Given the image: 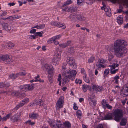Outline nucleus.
<instances>
[{
	"mask_svg": "<svg viewBox=\"0 0 128 128\" xmlns=\"http://www.w3.org/2000/svg\"><path fill=\"white\" fill-rule=\"evenodd\" d=\"M127 44V43L125 41L121 39L118 40L114 44V47L111 48L110 50L113 52L114 50V54L117 57H122L127 52V50L126 48Z\"/></svg>",
	"mask_w": 128,
	"mask_h": 128,
	"instance_id": "obj_1",
	"label": "nucleus"
},
{
	"mask_svg": "<svg viewBox=\"0 0 128 128\" xmlns=\"http://www.w3.org/2000/svg\"><path fill=\"white\" fill-rule=\"evenodd\" d=\"M66 65V64H64L62 66V74L65 76L63 79V82L64 84L68 82L69 80L72 77H74L77 73L76 70H71L67 68Z\"/></svg>",
	"mask_w": 128,
	"mask_h": 128,
	"instance_id": "obj_2",
	"label": "nucleus"
},
{
	"mask_svg": "<svg viewBox=\"0 0 128 128\" xmlns=\"http://www.w3.org/2000/svg\"><path fill=\"white\" fill-rule=\"evenodd\" d=\"M114 120L118 122H119L121 120L120 124L121 126H126L127 122V119L126 118H121L123 116V112L122 110L117 109L114 111Z\"/></svg>",
	"mask_w": 128,
	"mask_h": 128,
	"instance_id": "obj_3",
	"label": "nucleus"
},
{
	"mask_svg": "<svg viewBox=\"0 0 128 128\" xmlns=\"http://www.w3.org/2000/svg\"><path fill=\"white\" fill-rule=\"evenodd\" d=\"M48 122L52 128H64V125L59 120H57L56 124L55 121L53 120H50L48 121Z\"/></svg>",
	"mask_w": 128,
	"mask_h": 128,
	"instance_id": "obj_4",
	"label": "nucleus"
},
{
	"mask_svg": "<svg viewBox=\"0 0 128 128\" xmlns=\"http://www.w3.org/2000/svg\"><path fill=\"white\" fill-rule=\"evenodd\" d=\"M120 95L124 97H126L128 96V84H126L120 91Z\"/></svg>",
	"mask_w": 128,
	"mask_h": 128,
	"instance_id": "obj_5",
	"label": "nucleus"
},
{
	"mask_svg": "<svg viewBox=\"0 0 128 128\" xmlns=\"http://www.w3.org/2000/svg\"><path fill=\"white\" fill-rule=\"evenodd\" d=\"M21 113H18L12 116L10 118L11 120L13 122H17L20 120Z\"/></svg>",
	"mask_w": 128,
	"mask_h": 128,
	"instance_id": "obj_6",
	"label": "nucleus"
},
{
	"mask_svg": "<svg viewBox=\"0 0 128 128\" xmlns=\"http://www.w3.org/2000/svg\"><path fill=\"white\" fill-rule=\"evenodd\" d=\"M14 61L12 58L8 55H4L3 62L6 64H12Z\"/></svg>",
	"mask_w": 128,
	"mask_h": 128,
	"instance_id": "obj_7",
	"label": "nucleus"
},
{
	"mask_svg": "<svg viewBox=\"0 0 128 128\" xmlns=\"http://www.w3.org/2000/svg\"><path fill=\"white\" fill-rule=\"evenodd\" d=\"M106 62V60H104L102 58L99 60L96 64V66L98 68V69L99 70L101 67L103 68H105L104 64Z\"/></svg>",
	"mask_w": 128,
	"mask_h": 128,
	"instance_id": "obj_8",
	"label": "nucleus"
},
{
	"mask_svg": "<svg viewBox=\"0 0 128 128\" xmlns=\"http://www.w3.org/2000/svg\"><path fill=\"white\" fill-rule=\"evenodd\" d=\"M60 60V55L58 54L55 55L53 58L52 62L54 65L56 66L59 64Z\"/></svg>",
	"mask_w": 128,
	"mask_h": 128,
	"instance_id": "obj_9",
	"label": "nucleus"
},
{
	"mask_svg": "<svg viewBox=\"0 0 128 128\" xmlns=\"http://www.w3.org/2000/svg\"><path fill=\"white\" fill-rule=\"evenodd\" d=\"M64 100V98L62 96L60 97L56 104L57 109H59L60 108H62L63 107Z\"/></svg>",
	"mask_w": 128,
	"mask_h": 128,
	"instance_id": "obj_10",
	"label": "nucleus"
},
{
	"mask_svg": "<svg viewBox=\"0 0 128 128\" xmlns=\"http://www.w3.org/2000/svg\"><path fill=\"white\" fill-rule=\"evenodd\" d=\"M29 101V99L28 98H25L18 105L16 106L15 107V109L16 110H17L20 107L24 105L26 103L28 102Z\"/></svg>",
	"mask_w": 128,
	"mask_h": 128,
	"instance_id": "obj_11",
	"label": "nucleus"
},
{
	"mask_svg": "<svg viewBox=\"0 0 128 128\" xmlns=\"http://www.w3.org/2000/svg\"><path fill=\"white\" fill-rule=\"evenodd\" d=\"M63 10L65 12H70L71 13L76 12L77 10L76 8L72 7H67L63 9Z\"/></svg>",
	"mask_w": 128,
	"mask_h": 128,
	"instance_id": "obj_12",
	"label": "nucleus"
},
{
	"mask_svg": "<svg viewBox=\"0 0 128 128\" xmlns=\"http://www.w3.org/2000/svg\"><path fill=\"white\" fill-rule=\"evenodd\" d=\"M67 63L70 66H74L75 65V61L74 58L72 57L68 58L67 60Z\"/></svg>",
	"mask_w": 128,
	"mask_h": 128,
	"instance_id": "obj_13",
	"label": "nucleus"
},
{
	"mask_svg": "<svg viewBox=\"0 0 128 128\" xmlns=\"http://www.w3.org/2000/svg\"><path fill=\"white\" fill-rule=\"evenodd\" d=\"M3 28L8 32H10L11 30L12 25L10 24L6 23L2 24Z\"/></svg>",
	"mask_w": 128,
	"mask_h": 128,
	"instance_id": "obj_14",
	"label": "nucleus"
},
{
	"mask_svg": "<svg viewBox=\"0 0 128 128\" xmlns=\"http://www.w3.org/2000/svg\"><path fill=\"white\" fill-rule=\"evenodd\" d=\"M38 105L40 106H42L43 104V102L40 99H36L35 100L34 102L32 104L33 106V104Z\"/></svg>",
	"mask_w": 128,
	"mask_h": 128,
	"instance_id": "obj_15",
	"label": "nucleus"
},
{
	"mask_svg": "<svg viewBox=\"0 0 128 128\" xmlns=\"http://www.w3.org/2000/svg\"><path fill=\"white\" fill-rule=\"evenodd\" d=\"M113 115L112 113H109L106 114L104 117V119L106 120H110L113 119Z\"/></svg>",
	"mask_w": 128,
	"mask_h": 128,
	"instance_id": "obj_16",
	"label": "nucleus"
},
{
	"mask_svg": "<svg viewBox=\"0 0 128 128\" xmlns=\"http://www.w3.org/2000/svg\"><path fill=\"white\" fill-rule=\"evenodd\" d=\"M78 15L75 14H71L69 16V18L72 20H77L78 18Z\"/></svg>",
	"mask_w": 128,
	"mask_h": 128,
	"instance_id": "obj_17",
	"label": "nucleus"
},
{
	"mask_svg": "<svg viewBox=\"0 0 128 128\" xmlns=\"http://www.w3.org/2000/svg\"><path fill=\"white\" fill-rule=\"evenodd\" d=\"M34 85L32 84L26 85V91L28 90H32L34 88Z\"/></svg>",
	"mask_w": 128,
	"mask_h": 128,
	"instance_id": "obj_18",
	"label": "nucleus"
},
{
	"mask_svg": "<svg viewBox=\"0 0 128 128\" xmlns=\"http://www.w3.org/2000/svg\"><path fill=\"white\" fill-rule=\"evenodd\" d=\"M102 88L100 86L94 85L92 86V89L94 90L96 92H100L102 90Z\"/></svg>",
	"mask_w": 128,
	"mask_h": 128,
	"instance_id": "obj_19",
	"label": "nucleus"
},
{
	"mask_svg": "<svg viewBox=\"0 0 128 128\" xmlns=\"http://www.w3.org/2000/svg\"><path fill=\"white\" fill-rule=\"evenodd\" d=\"M38 116V114L34 113H32L29 115V118L32 119H36Z\"/></svg>",
	"mask_w": 128,
	"mask_h": 128,
	"instance_id": "obj_20",
	"label": "nucleus"
},
{
	"mask_svg": "<svg viewBox=\"0 0 128 128\" xmlns=\"http://www.w3.org/2000/svg\"><path fill=\"white\" fill-rule=\"evenodd\" d=\"M45 26V24H43L40 25L39 26H34L33 28H37L38 29H43Z\"/></svg>",
	"mask_w": 128,
	"mask_h": 128,
	"instance_id": "obj_21",
	"label": "nucleus"
},
{
	"mask_svg": "<svg viewBox=\"0 0 128 128\" xmlns=\"http://www.w3.org/2000/svg\"><path fill=\"white\" fill-rule=\"evenodd\" d=\"M82 88L84 92H86L87 89L91 88V87L89 86L83 85L82 86Z\"/></svg>",
	"mask_w": 128,
	"mask_h": 128,
	"instance_id": "obj_22",
	"label": "nucleus"
},
{
	"mask_svg": "<svg viewBox=\"0 0 128 128\" xmlns=\"http://www.w3.org/2000/svg\"><path fill=\"white\" fill-rule=\"evenodd\" d=\"M108 104L107 102L105 100H103L102 102V106L104 108H106V105Z\"/></svg>",
	"mask_w": 128,
	"mask_h": 128,
	"instance_id": "obj_23",
	"label": "nucleus"
},
{
	"mask_svg": "<svg viewBox=\"0 0 128 128\" xmlns=\"http://www.w3.org/2000/svg\"><path fill=\"white\" fill-rule=\"evenodd\" d=\"M120 78V77L117 76H116L114 78V80L112 81V82L115 81L114 83L116 84H118V80Z\"/></svg>",
	"mask_w": 128,
	"mask_h": 128,
	"instance_id": "obj_24",
	"label": "nucleus"
},
{
	"mask_svg": "<svg viewBox=\"0 0 128 128\" xmlns=\"http://www.w3.org/2000/svg\"><path fill=\"white\" fill-rule=\"evenodd\" d=\"M117 22L119 24H121L123 23L122 18L121 17V16H119L117 18Z\"/></svg>",
	"mask_w": 128,
	"mask_h": 128,
	"instance_id": "obj_25",
	"label": "nucleus"
},
{
	"mask_svg": "<svg viewBox=\"0 0 128 128\" xmlns=\"http://www.w3.org/2000/svg\"><path fill=\"white\" fill-rule=\"evenodd\" d=\"M76 115L78 118L80 119L81 118L82 116V113L81 111L80 110L77 111L76 113Z\"/></svg>",
	"mask_w": 128,
	"mask_h": 128,
	"instance_id": "obj_26",
	"label": "nucleus"
},
{
	"mask_svg": "<svg viewBox=\"0 0 128 128\" xmlns=\"http://www.w3.org/2000/svg\"><path fill=\"white\" fill-rule=\"evenodd\" d=\"M60 24V23L57 22L56 21L52 22H51V25L56 26L57 27L59 26V24Z\"/></svg>",
	"mask_w": 128,
	"mask_h": 128,
	"instance_id": "obj_27",
	"label": "nucleus"
},
{
	"mask_svg": "<svg viewBox=\"0 0 128 128\" xmlns=\"http://www.w3.org/2000/svg\"><path fill=\"white\" fill-rule=\"evenodd\" d=\"M14 46V45L13 43L10 42L8 44L7 46L8 48L9 49H11L13 48Z\"/></svg>",
	"mask_w": 128,
	"mask_h": 128,
	"instance_id": "obj_28",
	"label": "nucleus"
},
{
	"mask_svg": "<svg viewBox=\"0 0 128 128\" xmlns=\"http://www.w3.org/2000/svg\"><path fill=\"white\" fill-rule=\"evenodd\" d=\"M78 18L77 20H78L80 21H83L86 20V18L84 17L78 15Z\"/></svg>",
	"mask_w": 128,
	"mask_h": 128,
	"instance_id": "obj_29",
	"label": "nucleus"
},
{
	"mask_svg": "<svg viewBox=\"0 0 128 128\" xmlns=\"http://www.w3.org/2000/svg\"><path fill=\"white\" fill-rule=\"evenodd\" d=\"M26 85L24 86H21L19 87V88L21 90L26 92Z\"/></svg>",
	"mask_w": 128,
	"mask_h": 128,
	"instance_id": "obj_30",
	"label": "nucleus"
},
{
	"mask_svg": "<svg viewBox=\"0 0 128 128\" xmlns=\"http://www.w3.org/2000/svg\"><path fill=\"white\" fill-rule=\"evenodd\" d=\"M95 58L94 56H91L88 60V62L89 63H92L95 60Z\"/></svg>",
	"mask_w": 128,
	"mask_h": 128,
	"instance_id": "obj_31",
	"label": "nucleus"
},
{
	"mask_svg": "<svg viewBox=\"0 0 128 128\" xmlns=\"http://www.w3.org/2000/svg\"><path fill=\"white\" fill-rule=\"evenodd\" d=\"M64 127H66L68 128H70L71 126L70 124L68 122H66L64 123Z\"/></svg>",
	"mask_w": 128,
	"mask_h": 128,
	"instance_id": "obj_32",
	"label": "nucleus"
},
{
	"mask_svg": "<svg viewBox=\"0 0 128 128\" xmlns=\"http://www.w3.org/2000/svg\"><path fill=\"white\" fill-rule=\"evenodd\" d=\"M54 69L53 68H51L48 70V74L49 75H54Z\"/></svg>",
	"mask_w": 128,
	"mask_h": 128,
	"instance_id": "obj_33",
	"label": "nucleus"
},
{
	"mask_svg": "<svg viewBox=\"0 0 128 128\" xmlns=\"http://www.w3.org/2000/svg\"><path fill=\"white\" fill-rule=\"evenodd\" d=\"M114 58V56L111 53L108 54V60L110 61L112 60Z\"/></svg>",
	"mask_w": 128,
	"mask_h": 128,
	"instance_id": "obj_34",
	"label": "nucleus"
},
{
	"mask_svg": "<svg viewBox=\"0 0 128 128\" xmlns=\"http://www.w3.org/2000/svg\"><path fill=\"white\" fill-rule=\"evenodd\" d=\"M59 27L60 28H62V29H65L66 28L65 24L63 23H60V24H59Z\"/></svg>",
	"mask_w": 128,
	"mask_h": 128,
	"instance_id": "obj_35",
	"label": "nucleus"
},
{
	"mask_svg": "<svg viewBox=\"0 0 128 128\" xmlns=\"http://www.w3.org/2000/svg\"><path fill=\"white\" fill-rule=\"evenodd\" d=\"M110 70L109 69H106L105 70L104 72V76L105 77H106L108 75V74L109 73Z\"/></svg>",
	"mask_w": 128,
	"mask_h": 128,
	"instance_id": "obj_36",
	"label": "nucleus"
},
{
	"mask_svg": "<svg viewBox=\"0 0 128 128\" xmlns=\"http://www.w3.org/2000/svg\"><path fill=\"white\" fill-rule=\"evenodd\" d=\"M44 34V32H37L35 33L36 36H38L40 37H42V34Z\"/></svg>",
	"mask_w": 128,
	"mask_h": 128,
	"instance_id": "obj_37",
	"label": "nucleus"
},
{
	"mask_svg": "<svg viewBox=\"0 0 128 128\" xmlns=\"http://www.w3.org/2000/svg\"><path fill=\"white\" fill-rule=\"evenodd\" d=\"M42 68H45V69L46 70L48 69L49 70L50 68V67L48 64H46L44 65V66L42 67Z\"/></svg>",
	"mask_w": 128,
	"mask_h": 128,
	"instance_id": "obj_38",
	"label": "nucleus"
},
{
	"mask_svg": "<svg viewBox=\"0 0 128 128\" xmlns=\"http://www.w3.org/2000/svg\"><path fill=\"white\" fill-rule=\"evenodd\" d=\"M55 40L54 39V38L53 37L49 39L48 41V44H50L53 43Z\"/></svg>",
	"mask_w": 128,
	"mask_h": 128,
	"instance_id": "obj_39",
	"label": "nucleus"
},
{
	"mask_svg": "<svg viewBox=\"0 0 128 128\" xmlns=\"http://www.w3.org/2000/svg\"><path fill=\"white\" fill-rule=\"evenodd\" d=\"M12 79H14L17 78L16 74H11L9 76Z\"/></svg>",
	"mask_w": 128,
	"mask_h": 128,
	"instance_id": "obj_40",
	"label": "nucleus"
},
{
	"mask_svg": "<svg viewBox=\"0 0 128 128\" xmlns=\"http://www.w3.org/2000/svg\"><path fill=\"white\" fill-rule=\"evenodd\" d=\"M106 16H111V10L110 9H109L108 11L106 13Z\"/></svg>",
	"mask_w": 128,
	"mask_h": 128,
	"instance_id": "obj_41",
	"label": "nucleus"
},
{
	"mask_svg": "<svg viewBox=\"0 0 128 128\" xmlns=\"http://www.w3.org/2000/svg\"><path fill=\"white\" fill-rule=\"evenodd\" d=\"M84 78L85 81L86 82L88 83H90V80L88 78L86 77V76H85V77H84Z\"/></svg>",
	"mask_w": 128,
	"mask_h": 128,
	"instance_id": "obj_42",
	"label": "nucleus"
},
{
	"mask_svg": "<svg viewBox=\"0 0 128 128\" xmlns=\"http://www.w3.org/2000/svg\"><path fill=\"white\" fill-rule=\"evenodd\" d=\"M90 103L91 105L93 104V105L94 106H95L96 104V101L92 100H91L90 102Z\"/></svg>",
	"mask_w": 128,
	"mask_h": 128,
	"instance_id": "obj_43",
	"label": "nucleus"
},
{
	"mask_svg": "<svg viewBox=\"0 0 128 128\" xmlns=\"http://www.w3.org/2000/svg\"><path fill=\"white\" fill-rule=\"evenodd\" d=\"M13 17L14 20L20 18L21 16H18V15H16L15 16H13Z\"/></svg>",
	"mask_w": 128,
	"mask_h": 128,
	"instance_id": "obj_44",
	"label": "nucleus"
},
{
	"mask_svg": "<svg viewBox=\"0 0 128 128\" xmlns=\"http://www.w3.org/2000/svg\"><path fill=\"white\" fill-rule=\"evenodd\" d=\"M82 81L81 80H78L76 79L75 80V83L76 84H80L82 83Z\"/></svg>",
	"mask_w": 128,
	"mask_h": 128,
	"instance_id": "obj_45",
	"label": "nucleus"
},
{
	"mask_svg": "<svg viewBox=\"0 0 128 128\" xmlns=\"http://www.w3.org/2000/svg\"><path fill=\"white\" fill-rule=\"evenodd\" d=\"M116 64L114 63V64L112 65L109 66V67L111 68V70H112L113 69H114L115 68H116Z\"/></svg>",
	"mask_w": 128,
	"mask_h": 128,
	"instance_id": "obj_46",
	"label": "nucleus"
},
{
	"mask_svg": "<svg viewBox=\"0 0 128 128\" xmlns=\"http://www.w3.org/2000/svg\"><path fill=\"white\" fill-rule=\"evenodd\" d=\"M61 37V36L60 35H59L54 36L53 38L55 40V41L57 40H58Z\"/></svg>",
	"mask_w": 128,
	"mask_h": 128,
	"instance_id": "obj_47",
	"label": "nucleus"
},
{
	"mask_svg": "<svg viewBox=\"0 0 128 128\" xmlns=\"http://www.w3.org/2000/svg\"><path fill=\"white\" fill-rule=\"evenodd\" d=\"M59 46L60 47L62 48H65L67 47L65 43L60 44Z\"/></svg>",
	"mask_w": 128,
	"mask_h": 128,
	"instance_id": "obj_48",
	"label": "nucleus"
},
{
	"mask_svg": "<svg viewBox=\"0 0 128 128\" xmlns=\"http://www.w3.org/2000/svg\"><path fill=\"white\" fill-rule=\"evenodd\" d=\"M118 71V69H116L112 70H111L110 72L112 74H114L116 73V72Z\"/></svg>",
	"mask_w": 128,
	"mask_h": 128,
	"instance_id": "obj_49",
	"label": "nucleus"
},
{
	"mask_svg": "<svg viewBox=\"0 0 128 128\" xmlns=\"http://www.w3.org/2000/svg\"><path fill=\"white\" fill-rule=\"evenodd\" d=\"M26 124H29L31 125H34L35 124L34 122H32L30 120H28L26 122Z\"/></svg>",
	"mask_w": 128,
	"mask_h": 128,
	"instance_id": "obj_50",
	"label": "nucleus"
},
{
	"mask_svg": "<svg viewBox=\"0 0 128 128\" xmlns=\"http://www.w3.org/2000/svg\"><path fill=\"white\" fill-rule=\"evenodd\" d=\"M20 72L21 74V76H25L26 74V73L25 71H24L23 72Z\"/></svg>",
	"mask_w": 128,
	"mask_h": 128,
	"instance_id": "obj_51",
	"label": "nucleus"
},
{
	"mask_svg": "<svg viewBox=\"0 0 128 128\" xmlns=\"http://www.w3.org/2000/svg\"><path fill=\"white\" fill-rule=\"evenodd\" d=\"M14 18L13 16H10L7 17V18H5V20H14Z\"/></svg>",
	"mask_w": 128,
	"mask_h": 128,
	"instance_id": "obj_52",
	"label": "nucleus"
},
{
	"mask_svg": "<svg viewBox=\"0 0 128 128\" xmlns=\"http://www.w3.org/2000/svg\"><path fill=\"white\" fill-rule=\"evenodd\" d=\"M40 76L39 75H38L37 76L35 77V80L34 81L35 82H38L39 80V79L40 78Z\"/></svg>",
	"mask_w": 128,
	"mask_h": 128,
	"instance_id": "obj_53",
	"label": "nucleus"
},
{
	"mask_svg": "<svg viewBox=\"0 0 128 128\" xmlns=\"http://www.w3.org/2000/svg\"><path fill=\"white\" fill-rule=\"evenodd\" d=\"M12 115V113H10L7 114L5 117L7 120Z\"/></svg>",
	"mask_w": 128,
	"mask_h": 128,
	"instance_id": "obj_54",
	"label": "nucleus"
},
{
	"mask_svg": "<svg viewBox=\"0 0 128 128\" xmlns=\"http://www.w3.org/2000/svg\"><path fill=\"white\" fill-rule=\"evenodd\" d=\"M72 3V2H71V0H68L64 4V5L65 6H66L67 5L69 4H71Z\"/></svg>",
	"mask_w": 128,
	"mask_h": 128,
	"instance_id": "obj_55",
	"label": "nucleus"
},
{
	"mask_svg": "<svg viewBox=\"0 0 128 128\" xmlns=\"http://www.w3.org/2000/svg\"><path fill=\"white\" fill-rule=\"evenodd\" d=\"M5 84L3 82L0 83V88H5Z\"/></svg>",
	"mask_w": 128,
	"mask_h": 128,
	"instance_id": "obj_56",
	"label": "nucleus"
},
{
	"mask_svg": "<svg viewBox=\"0 0 128 128\" xmlns=\"http://www.w3.org/2000/svg\"><path fill=\"white\" fill-rule=\"evenodd\" d=\"M106 107L108 109H112V106H111L110 105L108 104L106 105Z\"/></svg>",
	"mask_w": 128,
	"mask_h": 128,
	"instance_id": "obj_57",
	"label": "nucleus"
},
{
	"mask_svg": "<svg viewBox=\"0 0 128 128\" xmlns=\"http://www.w3.org/2000/svg\"><path fill=\"white\" fill-rule=\"evenodd\" d=\"M26 94L25 93H22L21 94L20 96V97L22 98H23L25 97L26 96Z\"/></svg>",
	"mask_w": 128,
	"mask_h": 128,
	"instance_id": "obj_58",
	"label": "nucleus"
},
{
	"mask_svg": "<svg viewBox=\"0 0 128 128\" xmlns=\"http://www.w3.org/2000/svg\"><path fill=\"white\" fill-rule=\"evenodd\" d=\"M36 30L34 29L31 30L30 31V34H34V33H35V32H36Z\"/></svg>",
	"mask_w": 128,
	"mask_h": 128,
	"instance_id": "obj_59",
	"label": "nucleus"
},
{
	"mask_svg": "<svg viewBox=\"0 0 128 128\" xmlns=\"http://www.w3.org/2000/svg\"><path fill=\"white\" fill-rule=\"evenodd\" d=\"M71 43V41H67L66 43H65L67 47L69 46Z\"/></svg>",
	"mask_w": 128,
	"mask_h": 128,
	"instance_id": "obj_60",
	"label": "nucleus"
},
{
	"mask_svg": "<svg viewBox=\"0 0 128 128\" xmlns=\"http://www.w3.org/2000/svg\"><path fill=\"white\" fill-rule=\"evenodd\" d=\"M4 56V55L0 56V62L2 60L3 61Z\"/></svg>",
	"mask_w": 128,
	"mask_h": 128,
	"instance_id": "obj_61",
	"label": "nucleus"
},
{
	"mask_svg": "<svg viewBox=\"0 0 128 128\" xmlns=\"http://www.w3.org/2000/svg\"><path fill=\"white\" fill-rule=\"evenodd\" d=\"M4 56V55L0 56V62L2 60L3 61Z\"/></svg>",
	"mask_w": 128,
	"mask_h": 128,
	"instance_id": "obj_62",
	"label": "nucleus"
},
{
	"mask_svg": "<svg viewBox=\"0 0 128 128\" xmlns=\"http://www.w3.org/2000/svg\"><path fill=\"white\" fill-rule=\"evenodd\" d=\"M7 14V13L6 12H3L1 14V16H6Z\"/></svg>",
	"mask_w": 128,
	"mask_h": 128,
	"instance_id": "obj_63",
	"label": "nucleus"
},
{
	"mask_svg": "<svg viewBox=\"0 0 128 128\" xmlns=\"http://www.w3.org/2000/svg\"><path fill=\"white\" fill-rule=\"evenodd\" d=\"M74 109L75 110H77L78 109V107L76 106V104L74 103Z\"/></svg>",
	"mask_w": 128,
	"mask_h": 128,
	"instance_id": "obj_64",
	"label": "nucleus"
}]
</instances>
